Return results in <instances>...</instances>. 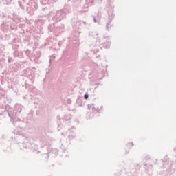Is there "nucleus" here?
Masks as SVG:
<instances>
[{
  "label": "nucleus",
  "instance_id": "f257e3e1",
  "mask_svg": "<svg viewBox=\"0 0 176 176\" xmlns=\"http://www.w3.org/2000/svg\"><path fill=\"white\" fill-rule=\"evenodd\" d=\"M84 97H85V100H87V98H89V95L85 94Z\"/></svg>",
  "mask_w": 176,
  "mask_h": 176
}]
</instances>
